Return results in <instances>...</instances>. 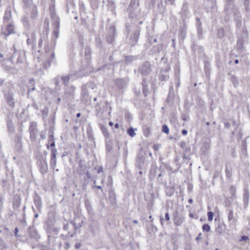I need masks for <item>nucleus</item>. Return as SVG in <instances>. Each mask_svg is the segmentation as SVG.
<instances>
[{"label": "nucleus", "instance_id": "nucleus-12", "mask_svg": "<svg viewBox=\"0 0 250 250\" xmlns=\"http://www.w3.org/2000/svg\"><path fill=\"white\" fill-rule=\"evenodd\" d=\"M215 221H218L217 227H216L215 230L220 234H221L225 229V225L219 219H215Z\"/></svg>", "mask_w": 250, "mask_h": 250}, {"label": "nucleus", "instance_id": "nucleus-23", "mask_svg": "<svg viewBox=\"0 0 250 250\" xmlns=\"http://www.w3.org/2000/svg\"><path fill=\"white\" fill-rule=\"evenodd\" d=\"M139 33L137 32L134 33L133 36L130 38L131 44L132 45H134L138 41Z\"/></svg>", "mask_w": 250, "mask_h": 250}, {"label": "nucleus", "instance_id": "nucleus-10", "mask_svg": "<svg viewBox=\"0 0 250 250\" xmlns=\"http://www.w3.org/2000/svg\"><path fill=\"white\" fill-rule=\"evenodd\" d=\"M114 83L119 88L123 89L126 86L127 81L123 79L118 78L114 80Z\"/></svg>", "mask_w": 250, "mask_h": 250}, {"label": "nucleus", "instance_id": "nucleus-14", "mask_svg": "<svg viewBox=\"0 0 250 250\" xmlns=\"http://www.w3.org/2000/svg\"><path fill=\"white\" fill-rule=\"evenodd\" d=\"M11 13V9L10 8L5 10L3 17V21L4 22H9L12 19Z\"/></svg>", "mask_w": 250, "mask_h": 250}, {"label": "nucleus", "instance_id": "nucleus-37", "mask_svg": "<svg viewBox=\"0 0 250 250\" xmlns=\"http://www.w3.org/2000/svg\"><path fill=\"white\" fill-rule=\"evenodd\" d=\"M61 79V78L60 76H58L56 78H54V82L55 83V84L57 86L59 87L58 89H60V85H59V81Z\"/></svg>", "mask_w": 250, "mask_h": 250}, {"label": "nucleus", "instance_id": "nucleus-34", "mask_svg": "<svg viewBox=\"0 0 250 250\" xmlns=\"http://www.w3.org/2000/svg\"><path fill=\"white\" fill-rule=\"evenodd\" d=\"M142 86H143V91L144 94V95L146 97L147 96L148 94V89L147 87H146V85H145V83H142Z\"/></svg>", "mask_w": 250, "mask_h": 250}, {"label": "nucleus", "instance_id": "nucleus-56", "mask_svg": "<svg viewBox=\"0 0 250 250\" xmlns=\"http://www.w3.org/2000/svg\"><path fill=\"white\" fill-rule=\"evenodd\" d=\"M230 191H231L232 194L233 195V194L235 192V187L234 186H231L230 188Z\"/></svg>", "mask_w": 250, "mask_h": 250}, {"label": "nucleus", "instance_id": "nucleus-39", "mask_svg": "<svg viewBox=\"0 0 250 250\" xmlns=\"http://www.w3.org/2000/svg\"><path fill=\"white\" fill-rule=\"evenodd\" d=\"M51 154L50 156H57V150L56 148H51Z\"/></svg>", "mask_w": 250, "mask_h": 250}, {"label": "nucleus", "instance_id": "nucleus-47", "mask_svg": "<svg viewBox=\"0 0 250 250\" xmlns=\"http://www.w3.org/2000/svg\"><path fill=\"white\" fill-rule=\"evenodd\" d=\"M249 2H250V0H245V5L246 7V9L247 10L248 9H250V6H249Z\"/></svg>", "mask_w": 250, "mask_h": 250}, {"label": "nucleus", "instance_id": "nucleus-24", "mask_svg": "<svg viewBox=\"0 0 250 250\" xmlns=\"http://www.w3.org/2000/svg\"><path fill=\"white\" fill-rule=\"evenodd\" d=\"M137 59L136 56H128L125 58V62L127 64L131 63L133 61Z\"/></svg>", "mask_w": 250, "mask_h": 250}, {"label": "nucleus", "instance_id": "nucleus-8", "mask_svg": "<svg viewBox=\"0 0 250 250\" xmlns=\"http://www.w3.org/2000/svg\"><path fill=\"white\" fill-rule=\"evenodd\" d=\"M15 26L11 23H9L6 25L5 29H2V33L7 36L11 34L15 33Z\"/></svg>", "mask_w": 250, "mask_h": 250}, {"label": "nucleus", "instance_id": "nucleus-48", "mask_svg": "<svg viewBox=\"0 0 250 250\" xmlns=\"http://www.w3.org/2000/svg\"><path fill=\"white\" fill-rule=\"evenodd\" d=\"M20 200H19V199L15 200L13 202V205L14 206H17V207H18L20 206Z\"/></svg>", "mask_w": 250, "mask_h": 250}, {"label": "nucleus", "instance_id": "nucleus-51", "mask_svg": "<svg viewBox=\"0 0 250 250\" xmlns=\"http://www.w3.org/2000/svg\"><path fill=\"white\" fill-rule=\"evenodd\" d=\"M3 198L2 197V196L0 195V210H1L3 207Z\"/></svg>", "mask_w": 250, "mask_h": 250}, {"label": "nucleus", "instance_id": "nucleus-2", "mask_svg": "<svg viewBox=\"0 0 250 250\" xmlns=\"http://www.w3.org/2000/svg\"><path fill=\"white\" fill-rule=\"evenodd\" d=\"M138 5L139 4L137 0H131L128 8L129 17L131 18H135L138 15L139 13Z\"/></svg>", "mask_w": 250, "mask_h": 250}, {"label": "nucleus", "instance_id": "nucleus-43", "mask_svg": "<svg viewBox=\"0 0 250 250\" xmlns=\"http://www.w3.org/2000/svg\"><path fill=\"white\" fill-rule=\"evenodd\" d=\"M105 145L107 151H110L112 147L109 142L107 140L105 141Z\"/></svg>", "mask_w": 250, "mask_h": 250}, {"label": "nucleus", "instance_id": "nucleus-7", "mask_svg": "<svg viewBox=\"0 0 250 250\" xmlns=\"http://www.w3.org/2000/svg\"><path fill=\"white\" fill-rule=\"evenodd\" d=\"M45 51L47 55V62L50 63L55 58V53L52 48L49 47L48 44L45 45Z\"/></svg>", "mask_w": 250, "mask_h": 250}, {"label": "nucleus", "instance_id": "nucleus-64", "mask_svg": "<svg viewBox=\"0 0 250 250\" xmlns=\"http://www.w3.org/2000/svg\"><path fill=\"white\" fill-rule=\"evenodd\" d=\"M201 235V233H200L199 234H198V236L196 238V240H199V239H200V236Z\"/></svg>", "mask_w": 250, "mask_h": 250}, {"label": "nucleus", "instance_id": "nucleus-9", "mask_svg": "<svg viewBox=\"0 0 250 250\" xmlns=\"http://www.w3.org/2000/svg\"><path fill=\"white\" fill-rule=\"evenodd\" d=\"M115 31V27L114 26H111L109 28L108 35L106 37V41L108 43H111L114 41Z\"/></svg>", "mask_w": 250, "mask_h": 250}, {"label": "nucleus", "instance_id": "nucleus-20", "mask_svg": "<svg viewBox=\"0 0 250 250\" xmlns=\"http://www.w3.org/2000/svg\"><path fill=\"white\" fill-rule=\"evenodd\" d=\"M21 140V137H20L19 135L16 136V141L17 143L16 145V147L17 149L20 151H21V149L22 148V144Z\"/></svg>", "mask_w": 250, "mask_h": 250}, {"label": "nucleus", "instance_id": "nucleus-21", "mask_svg": "<svg viewBox=\"0 0 250 250\" xmlns=\"http://www.w3.org/2000/svg\"><path fill=\"white\" fill-rule=\"evenodd\" d=\"M184 221V218L179 216H176L174 219V223L176 226H180Z\"/></svg>", "mask_w": 250, "mask_h": 250}, {"label": "nucleus", "instance_id": "nucleus-55", "mask_svg": "<svg viewBox=\"0 0 250 250\" xmlns=\"http://www.w3.org/2000/svg\"><path fill=\"white\" fill-rule=\"evenodd\" d=\"M159 147L160 145L158 144H154L153 146V149L156 151H157L159 149Z\"/></svg>", "mask_w": 250, "mask_h": 250}, {"label": "nucleus", "instance_id": "nucleus-60", "mask_svg": "<svg viewBox=\"0 0 250 250\" xmlns=\"http://www.w3.org/2000/svg\"><path fill=\"white\" fill-rule=\"evenodd\" d=\"M182 133L184 135H187V134H188V131L187 130H186V129H183L182 131Z\"/></svg>", "mask_w": 250, "mask_h": 250}, {"label": "nucleus", "instance_id": "nucleus-25", "mask_svg": "<svg viewBox=\"0 0 250 250\" xmlns=\"http://www.w3.org/2000/svg\"><path fill=\"white\" fill-rule=\"evenodd\" d=\"M84 54L86 57V60L88 62L91 59V50L90 47H86L85 49Z\"/></svg>", "mask_w": 250, "mask_h": 250}, {"label": "nucleus", "instance_id": "nucleus-57", "mask_svg": "<svg viewBox=\"0 0 250 250\" xmlns=\"http://www.w3.org/2000/svg\"><path fill=\"white\" fill-rule=\"evenodd\" d=\"M110 197L113 198L114 199H115V195L112 191H109Z\"/></svg>", "mask_w": 250, "mask_h": 250}, {"label": "nucleus", "instance_id": "nucleus-42", "mask_svg": "<svg viewBox=\"0 0 250 250\" xmlns=\"http://www.w3.org/2000/svg\"><path fill=\"white\" fill-rule=\"evenodd\" d=\"M49 21L48 19L46 18L45 19V20L44 21L43 27L44 28H45L46 29H48V28H49Z\"/></svg>", "mask_w": 250, "mask_h": 250}, {"label": "nucleus", "instance_id": "nucleus-27", "mask_svg": "<svg viewBox=\"0 0 250 250\" xmlns=\"http://www.w3.org/2000/svg\"><path fill=\"white\" fill-rule=\"evenodd\" d=\"M187 30L186 26H182L179 31V35L181 38H182L183 39L185 38L186 36Z\"/></svg>", "mask_w": 250, "mask_h": 250}, {"label": "nucleus", "instance_id": "nucleus-54", "mask_svg": "<svg viewBox=\"0 0 250 250\" xmlns=\"http://www.w3.org/2000/svg\"><path fill=\"white\" fill-rule=\"evenodd\" d=\"M174 2L175 0H166V3L170 5H173L174 4Z\"/></svg>", "mask_w": 250, "mask_h": 250}, {"label": "nucleus", "instance_id": "nucleus-30", "mask_svg": "<svg viewBox=\"0 0 250 250\" xmlns=\"http://www.w3.org/2000/svg\"><path fill=\"white\" fill-rule=\"evenodd\" d=\"M38 15L37 8L36 6H34L31 11V16L32 19H35Z\"/></svg>", "mask_w": 250, "mask_h": 250}, {"label": "nucleus", "instance_id": "nucleus-19", "mask_svg": "<svg viewBox=\"0 0 250 250\" xmlns=\"http://www.w3.org/2000/svg\"><path fill=\"white\" fill-rule=\"evenodd\" d=\"M72 75H68L66 76H62L60 77L62 81L63 84L65 86H66L68 84L70 81V78L72 77Z\"/></svg>", "mask_w": 250, "mask_h": 250}, {"label": "nucleus", "instance_id": "nucleus-6", "mask_svg": "<svg viewBox=\"0 0 250 250\" xmlns=\"http://www.w3.org/2000/svg\"><path fill=\"white\" fill-rule=\"evenodd\" d=\"M84 218L81 216H77L75 217L73 221H71V223L74 227L75 230L81 227L83 223Z\"/></svg>", "mask_w": 250, "mask_h": 250}, {"label": "nucleus", "instance_id": "nucleus-17", "mask_svg": "<svg viewBox=\"0 0 250 250\" xmlns=\"http://www.w3.org/2000/svg\"><path fill=\"white\" fill-rule=\"evenodd\" d=\"M136 163H137V166L139 167H141L143 164L145 160L144 157L143 155H142L140 153H138L136 159Z\"/></svg>", "mask_w": 250, "mask_h": 250}, {"label": "nucleus", "instance_id": "nucleus-26", "mask_svg": "<svg viewBox=\"0 0 250 250\" xmlns=\"http://www.w3.org/2000/svg\"><path fill=\"white\" fill-rule=\"evenodd\" d=\"M102 106H104V104L102 103H97L96 104L95 106V110L97 116H99L100 112L102 111Z\"/></svg>", "mask_w": 250, "mask_h": 250}, {"label": "nucleus", "instance_id": "nucleus-44", "mask_svg": "<svg viewBox=\"0 0 250 250\" xmlns=\"http://www.w3.org/2000/svg\"><path fill=\"white\" fill-rule=\"evenodd\" d=\"M168 76L166 73L165 75H163V74H161L160 76V79L162 81H166L168 79Z\"/></svg>", "mask_w": 250, "mask_h": 250}, {"label": "nucleus", "instance_id": "nucleus-22", "mask_svg": "<svg viewBox=\"0 0 250 250\" xmlns=\"http://www.w3.org/2000/svg\"><path fill=\"white\" fill-rule=\"evenodd\" d=\"M57 164V157L56 156H50V165L51 167L54 169Z\"/></svg>", "mask_w": 250, "mask_h": 250}, {"label": "nucleus", "instance_id": "nucleus-53", "mask_svg": "<svg viewBox=\"0 0 250 250\" xmlns=\"http://www.w3.org/2000/svg\"><path fill=\"white\" fill-rule=\"evenodd\" d=\"M80 10L82 11H84L85 10L84 5L83 3H80L79 4Z\"/></svg>", "mask_w": 250, "mask_h": 250}, {"label": "nucleus", "instance_id": "nucleus-50", "mask_svg": "<svg viewBox=\"0 0 250 250\" xmlns=\"http://www.w3.org/2000/svg\"><path fill=\"white\" fill-rule=\"evenodd\" d=\"M51 137V140H52V142L50 144V148H55V141L54 140V139L53 138V136H50L49 137Z\"/></svg>", "mask_w": 250, "mask_h": 250}, {"label": "nucleus", "instance_id": "nucleus-63", "mask_svg": "<svg viewBox=\"0 0 250 250\" xmlns=\"http://www.w3.org/2000/svg\"><path fill=\"white\" fill-rule=\"evenodd\" d=\"M93 188H96L98 189H101L102 191H103V189L102 188V187L100 186H94Z\"/></svg>", "mask_w": 250, "mask_h": 250}, {"label": "nucleus", "instance_id": "nucleus-28", "mask_svg": "<svg viewBox=\"0 0 250 250\" xmlns=\"http://www.w3.org/2000/svg\"><path fill=\"white\" fill-rule=\"evenodd\" d=\"M47 40V37L46 36H42L39 42V47L40 48L42 47L43 42H45Z\"/></svg>", "mask_w": 250, "mask_h": 250}, {"label": "nucleus", "instance_id": "nucleus-33", "mask_svg": "<svg viewBox=\"0 0 250 250\" xmlns=\"http://www.w3.org/2000/svg\"><path fill=\"white\" fill-rule=\"evenodd\" d=\"M127 132L128 135L132 137L135 136L136 135V133L134 132V130L132 127H130L128 129Z\"/></svg>", "mask_w": 250, "mask_h": 250}, {"label": "nucleus", "instance_id": "nucleus-61", "mask_svg": "<svg viewBox=\"0 0 250 250\" xmlns=\"http://www.w3.org/2000/svg\"><path fill=\"white\" fill-rule=\"evenodd\" d=\"M186 145V143L184 142H181V146L182 147V148H184V146Z\"/></svg>", "mask_w": 250, "mask_h": 250}, {"label": "nucleus", "instance_id": "nucleus-35", "mask_svg": "<svg viewBox=\"0 0 250 250\" xmlns=\"http://www.w3.org/2000/svg\"><path fill=\"white\" fill-rule=\"evenodd\" d=\"M34 202L37 208L39 209L41 208L42 203L40 199H35L34 200Z\"/></svg>", "mask_w": 250, "mask_h": 250}, {"label": "nucleus", "instance_id": "nucleus-18", "mask_svg": "<svg viewBox=\"0 0 250 250\" xmlns=\"http://www.w3.org/2000/svg\"><path fill=\"white\" fill-rule=\"evenodd\" d=\"M63 229L64 230L67 231V233L66 234V237H73L76 233L75 231L72 232L69 230V225L68 223L63 225Z\"/></svg>", "mask_w": 250, "mask_h": 250}, {"label": "nucleus", "instance_id": "nucleus-11", "mask_svg": "<svg viewBox=\"0 0 250 250\" xmlns=\"http://www.w3.org/2000/svg\"><path fill=\"white\" fill-rule=\"evenodd\" d=\"M28 232L31 238L38 240L40 238L36 229L34 227H29L28 229Z\"/></svg>", "mask_w": 250, "mask_h": 250}, {"label": "nucleus", "instance_id": "nucleus-46", "mask_svg": "<svg viewBox=\"0 0 250 250\" xmlns=\"http://www.w3.org/2000/svg\"><path fill=\"white\" fill-rule=\"evenodd\" d=\"M24 4L27 7L32 3V0H22Z\"/></svg>", "mask_w": 250, "mask_h": 250}, {"label": "nucleus", "instance_id": "nucleus-36", "mask_svg": "<svg viewBox=\"0 0 250 250\" xmlns=\"http://www.w3.org/2000/svg\"><path fill=\"white\" fill-rule=\"evenodd\" d=\"M202 229L204 231L209 232L210 229V227L208 224H204L202 227Z\"/></svg>", "mask_w": 250, "mask_h": 250}, {"label": "nucleus", "instance_id": "nucleus-1", "mask_svg": "<svg viewBox=\"0 0 250 250\" xmlns=\"http://www.w3.org/2000/svg\"><path fill=\"white\" fill-rule=\"evenodd\" d=\"M50 17L53 25V35L55 39L59 37V29L60 26V20L59 17L56 15L54 8H50Z\"/></svg>", "mask_w": 250, "mask_h": 250}, {"label": "nucleus", "instance_id": "nucleus-52", "mask_svg": "<svg viewBox=\"0 0 250 250\" xmlns=\"http://www.w3.org/2000/svg\"><path fill=\"white\" fill-rule=\"evenodd\" d=\"M96 42H97V46L99 47H101L102 46V42H101L100 39L96 38Z\"/></svg>", "mask_w": 250, "mask_h": 250}, {"label": "nucleus", "instance_id": "nucleus-58", "mask_svg": "<svg viewBox=\"0 0 250 250\" xmlns=\"http://www.w3.org/2000/svg\"><path fill=\"white\" fill-rule=\"evenodd\" d=\"M165 219L167 221H169L170 220V217L169 216V213L168 212H167L165 214Z\"/></svg>", "mask_w": 250, "mask_h": 250}, {"label": "nucleus", "instance_id": "nucleus-4", "mask_svg": "<svg viewBox=\"0 0 250 250\" xmlns=\"http://www.w3.org/2000/svg\"><path fill=\"white\" fill-rule=\"evenodd\" d=\"M37 164L40 167V169L42 173L47 172L48 169L46 158L45 156H42L41 158L38 160Z\"/></svg>", "mask_w": 250, "mask_h": 250}, {"label": "nucleus", "instance_id": "nucleus-62", "mask_svg": "<svg viewBox=\"0 0 250 250\" xmlns=\"http://www.w3.org/2000/svg\"><path fill=\"white\" fill-rule=\"evenodd\" d=\"M22 62V60L19 57V59H18L17 61V63H21Z\"/></svg>", "mask_w": 250, "mask_h": 250}, {"label": "nucleus", "instance_id": "nucleus-16", "mask_svg": "<svg viewBox=\"0 0 250 250\" xmlns=\"http://www.w3.org/2000/svg\"><path fill=\"white\" fill-rule=\"evenodd\" d=\"M6 99L9 105L11 107H13L15 105V102L13 95L8 93L6 96Z\"/></svg>", "mask_w": 250, "mask_h": 250}, {"label": "nucleus", "instance_id": "nucleus-49", "mask_svg": "<svg viewBox=\"0 0 250 250\" xmlns=\"http://www.w3.org/2000/svg\"><path fill=\"white\" fill-rule=\"evenodd\" d=\"M188 10L187 2H185L183 5L182 10L185 12H186Z\"/></svg>", "mask_w": 250, "mask_h": 250}, {"label": "nucleus", "instance_id": "nucleus-40", "mask_svg": "<svg viewBox=\"0 0 250 250\" xmlns=\"http://www.w3.org/2000/svg\"><path fill=\"white\" fill-rule=\"evenodd\" d=\"M35 41V38L33 37H32L31 39L28 38L27 40V41H26L27 44L28 45H32V44H33Z\"/></svg>", "mask_w": 250, "mask_h": 250}, {"label": "nucleus", "instance_id": "nucleus-41", "mask_svg": "<svg viewBox=\"0 0 250 250\" xmlns=\"http://www.w3.org/2000/svg\"><path fill=\"white\" fill-rule=\"evenodd\" d=\"M207 215H208V220L209 221H212L214 213L211 211H209L208 212Z\"/></svg>", "mask_w": 250, "mask_h": 250}, {"label": "nucleus", "instance_id": "nucleus-5", "mask_svg": "<svg viewBox=\"0 0 250 250\" xmlns=\"http://www.w3.org/2000/svg\"><path fill=\"white\" fill-rule=\"evenodd\" d=\"M29 131L30 132V138L32 140H35L38 133V130L37 128V124L36 123H31Z\"/></svg>", "mask_w": 250, "mask_h": 250}, {"label": "nucleus", "instance_id": "nucleus-32", "mask_svg": "<svg viewBox=\"0 0 250 250\" xmlns=\"http://www.w3.org/2000/svg\"><path fill=\"white\" fill-rule=\"evenodd\" d=\"M22 22L24 26L26 28H28L29 27V21H28L27 17H25L23 18V19L22 20Z\"/></svg>", "mask_w": 250, "mask_h": 250}, {"label": "nucleus", "instance_id": "nucleus-59", "mask_svg": "<svg viewBox=\"0 0 250 250\" xmlns=\"http://www.w3.org/2000/svg\"><path fill=\"white\" fill-rule=\"evenodd\" d=\"M70 88L71 91L72 92L71 94H73L74 93V92L75 90V87L74 86H71L70 87Z\"/></svg>", "mask_w": 250, "mask_h": 250}, {"label": "nucleus", "instance_id": "nucleus-29", "mask_svg": "<svg viewBox=\"0 0 250 250\" xmlns=\"http://www.w3.org/2000/svg\"><path fill=\"white\" fill-rule=\"evenodd\" d=\"M249 193L248 190H245L243 194L244 202L245 204H247L249 201Z\"/></svg>", "mask_w": 250, "mask_h": 250}, {"label": "nucleus", "instance_id": "nucleus-31", "mask_svg": "<svg viewBox=\"0 0 250 250\" xmlns=\"http://www.w3.org/2000/svg\"><path fill=\"white\" fill-rule=\"evenodd\" d=\"M250 238L246 235H243L240 238L239 242H245L246 243H249Z\"/></svg>", "mask_w": 250, "mask_h": 250}, {"label": "nucleus", "instance_id": "nucleus-3", "mask_svg": "<svg viewBox=\"0 0 250 250\" xmlns=\"http://www.w3.org/2000/svg\"><path fill=\"white\" fill-rule=\"evenodd\" d=\"M151 65L149 62H146L143 63L139 69V72L142 76H146L151 72Z\"/></svg>", "mask_w": 250, "mask_h": 250}, {"label": "nucleus", "instance_id": "nucleus-45", "mask_svg": "<svg viewBox=\"0 0 250 250\" xmlns=\"http://www.w3.org/2000/svg\"><path fill=\"white\" fill-rule=\"evenodd\" d=\"M43 118L46 117L48 114V110L47 108H44L42 111Z\"/></svg>", "mask_w": 250, "mask_h": 250}, {"label": "nucleus", "instance_id": "nucleus-15", "mask_svg": "<svg viewBox=\"0 0 250 250\" xmlns=\"http://www.w3.org/2000/svg\"><path fill=\"white\" fill-rule=\"evenodd\" d=\"M99 126L104 137L106 139H109L110 136V134L106 127L101 124L99 125Z\"/></svg>", "mask_w": 250, "mask_h": 250}, {"label": "nucleus", "instance_id": "nucleus-13", "mask_svg": "<svg viewBox=\"0 0 250 250\" xmlns=\"http://www.w3.org/2000/svg\"><path fill=\"white\" fill-rule=\"evenodd\" d=\"M228 220L230 222V225H236L237 219L234 218L233 211L232 210H230L229 212Z\"/></svg>", "mask_w": 250, "mask_h": 250}, {"label": "nucleus", "instance_id": "nucleus-38", "mask_svg": "<svg viewBox=\"0 0 250 250\" xmlns=\"http://www.w3.org/2000/svg\"><path fill=\"white\" fill-rule=\"evenodd\" d=\"M162 131L163 132L166 133V134H168L169 133V128L168 127V126L166 125H163L162 126Z\"/></svg>", "mask_w": 250, "mask_h": 250}]
</instances>
